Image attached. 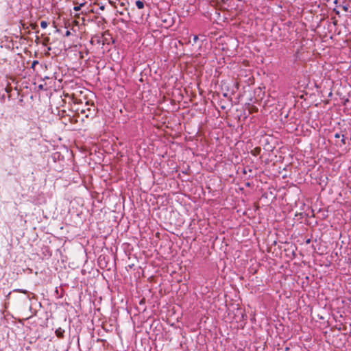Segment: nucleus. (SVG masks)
I'll return each instance as SVG.
<instances>
[{
	"mask_svg": "<svg viewBox=\"0 0 351 351\" xmlns=\"http://www.w3.org/2000/svg\"><path fill=\"white\" fill-rule=\"evenodd\" d=\"M135 3L138 9H143L144 8V3L141 1H136Z\"/></svg>",
	"mask_w": 351,
	"mask_h": 351,
	"instance_id": "f257e3e1",
	"label": "nucleus"
},
{
	"mask_svg": "<svg viewBox=\"0 0 351 351\" xmlns=\"http://www.w3.org/2000/svg\"><path fill=\"white\" fill-rule=\"evenodd\" d=\"M48 25V23L47 21H43L40 22V27L43 28V29H45Z\"/></svg>",
	"mask_w": 351,
	"mask_h": 351,
	"instance_id": "f03ea898",
	"label": "nucleus"
},
{
	"mask_svg": "<svg viewBox=\"0 0 351 351\" xmlns=\"http://www.w3.org/2000/svg\"><path fill=\"white\" fill-rule=\"evenodd\" d=\"M56 335H57V336H58V337H61V336H62V331L60 330H60H57L56 331Z\"/></svg>",
	"mask_w": 351,
	"mask_h": 351,
	"instance_id": "7ed1b4c3",
	"label": "nucleus"
},
{
	"mask_svg": "<svg viewBox=\"0 0 351 351\" xmlns=\"http://www.w3.org/2000/svg\"><path fill=\"white\" fill-rule=\"evenodd\" d=\"M340 136H341L340 134L337 133V134H335V138H339Z\"/></svg>",
	"mask_w": 351,
	"mask_h": 351,
	"instance_id": "20e7f679",
	"label": "nucleus"
},
{
	"mask_svg": "<svg viewBox=\"0 0 351 351\" xmlns=\"http://www.w3.org/2000/svg\"><path fill=\"white\" fill-rule=\"evenodd\" d=\"M197 39H198L197 36H195L194 38H193L194 41L196 42L197 40Z\"/></svg>",
	"mask_w": 351,
	"mask_h": 351,
	"instance_id": "39448f33",
	"label": "nucleus"
},
{
	"mask_svg": "<svg viewBox=\"0 0 351 351\" xmlns=\"http://www.w3.org/2000/svg\"><path fill=\"white\" fill-rule=\"evenodd\" d=\"M69 35H70V32L69 31H66V36H68Z\"/></svg>",
	"mask_w": 351,
	"mask_h": 351,
	"instance_id": "423d86ee",
	"label": "nucleus"
},
{
	"mask_svg": "<svg viewBox=\"0 0 351 351\" xmlns=\"http://www.w3.org/2000/svg\"><path fill=\"white\" fill-rule=\"evenodd\" d=\"M342 137H344L343 135H342ZM341 141L343 144H345V140L343 138H342Z\"/></svg>",
	"mask_w": 351,
	"mask_h": 351,
	"instance_id": "0eeeda50",
	"label": "nucleus"
},
{
	"mask_svg": "<svg viewBox=\"0 0 351 351\" xmlns=\"http://www.w3.org/2000/svg\"><path fill=\"white\" fill-rule=\"evenodd\" d=\"M74 10H80V7H75V8H74Z\"/></svg>",
	"mask_w": 351,
	"mask_h": 351,
	"instance_id": "6e6552de",
	"label": "nucleus"
},
{
	"mask_svg": "<svg viewBox=\"0 0 351 351\" xmlns=\"http://www.w3.org/2000/svg\"><path fill=\"white\" fill-rule=\"evenodd\" d=\"M350 141H351V136H350Z\"/></svg>",
	"mask_w": 351,
	"mask_h": 351,
	"instance_id": "1a4fd4ad",
	"label": "nucleus"
}]
</instances>
